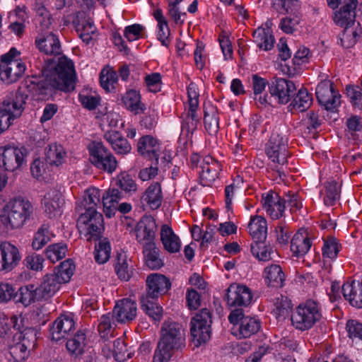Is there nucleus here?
Returning a JSON list of instances; mask_svg holds the SVG:
<instances>
[{
    "label": "nucleus",
    "mask_w": 362,
    "mask_h": 362,
    "mask_svg": "<svg viewBox=\"0 0 362 362\" xmlns=\"http://www.w3.org/2000/svg\"><path fill=\"white\" fill-rule=\"evenodd\" d=\"M42 76H32L24 81L27 92L37 97V100H47L55 90L69 92L75 88L76 76L71 60L65 56L47 59L41 71Z\"/></svg>",
    "instance_id": "1"
},
{
    "label": "nucleus",
    "mask_w": 362,
    "mask_h": 362,
    "mask_svg": "<svg viewBox=\"0 0 362 362\" xmlns=\"http://www.w3.org/2000/svg\"><path fill=\"white\" fill-rule=\"evenodd\" d=\"M185 347V333L182 326L175 322L165 321L154 352L153 362H168L176 351Z\"/></svg>",
    "instance_id": "2"
},
{
    "label": "nucleus",
    "mask_w": 362,
    "mask_h": 362,
    "mask_svg": "<svg viewBox=\"0 0 362 362\" xmlns=\"http://www.w3.org/2000/svg\"><path fill=\"white\" fill-rule=\"evenodd\" d=\"M32 213L33 206L30 202L19 197L11 199L6 205L0 215V220L7 229H17L24 225Z\"/></svg>",
    "instance_id": "3"
},
{
    "label": "nucleus",
    "mask_w": 362,
    "mask_h": 362,
    "mask_svg": "<svg viewBox=\"0 0 362 362\" xmlns=\"http://www.w3.org/2000/svg\"><path fill=\"white\" fill-rule=\"evenodd\" d=\"M28 95L22 87L8 95L0 105V134L8 129L13 120L21 116Z\"/></svg>",
    "instance_id": "4"
},
{
    "label": "nucleus",
    "mask_w": 362,
    "mask_h": 362,
    "mask_svg": "<svg viewBox=\"0 0 362 362\" xmlns=\"http://www.w3.org/2000/svg\"><path fill=\"white\" fill-rule=\"evenodd\" d=\"M77 227L81 234L87 238V241L98 240L103 238L104 230L103 216L93 206H88L86 212L81 214L77 221Z\"/></svg>",
    "instance_id": "5"
},
{
    "label": "nucleus",
    "mask_w": 362,
    "mask_h": 362,
    "mask_svg": "<svg viewBox=\"0 0 362 362\" xmlns=\"http://www.w3.org/2000/svg\"><path fill=\"white\" fill-rule=\"evenodd\" d=\"M322 317L319 304L315 300H308L296 308V311L291 315V320L296 329L305 331L320 322Z\"/></svg>",
    "instance_id": "6"
},
{
    "label": "nucleus",
    "mask_w": 362,
    "mask_h": 362,
    "mask_svg": "<svg viewBox=\"0 0 362 362\" xmlns=\"http://www.w3.org/2000/svg\"><path fill=\"white\" fill-rule=\"evenodd\" d=\"M211 323V314L207 308L202 309L192 319L190 332L196 346H199L210 339Z\"/></svg>",
    "instance_id": "7"
},
{
    "label": "nucleus",
    "mask_w": 362,
    "mask_h": 362,
    "mask_svg": "<svg viewBox=\"0 0 362 362\" xmlns=\"http://www.w3.org/2000/svg\"><path fill=\"white\" fill-rule=\"evenodd\" d=\"M90 162L96 168L109 173L115 170L117 161L101 142L93 141L88 145Z\"/></svg>",
    "instance_id": "8"
},
{
    "label": "nucleus",
    "mask_w": 362,
    "mask_h": 362,
    "mask_svg": "<svg viewBox=\"0 0 362 362\" xmlns=\"http://www.w3.org/2000/svg\"><path fill=\"white\" fill-rule=\"evenodd\" d=\"M265 152L271 161L284 165L287 163L288 156L287 139L278 132H273L266 145Z\"/></svg>",
    "instance_id": "9"
},
{
    "label": "nucleus",
    "mask_w": 362,
    "mask_h": 362,
    "mask_svg": "<svg viewBox=\"0 0 362 362\" xmlns=\"http://www.w3.org/2000/svg\"><path fill=\"white\" fill-rule=\"evenodd\" d=\"M228 320L234 325L239 324L238 331L243 338H247L255 334L261 327L259 320L245 316L242 308L232 310L228 316Z\"/></svg>",
    "instance_id": "10"
},
{
    "label": "nucleus",
    "mask_w": 362,
    "mask_h": 362,
    "mask_svg": "<svg viewBox=\"0 0 362 362\" xmlns=\"http://www.w3.org/2000/svg\"><path fill=\"white\" fill-rule=\"evenodd\" d=\"M25 149L11 146L0 147V169L14 171L19 168L24 161Z\"/></svg>",
    "instance_id": "11"
},
{
    "label": "nucleus",
    "mask_w": 362,
    "mask_h": 362,
    "mask_svg": "<svg viewBox=\"0 0 362 362\" xmlns=\"http://www.w3.org/2000/svg\"><path fill=\"white\" fill-rule=\"evenodd\" d=\"M271 97L278 100L280 104H286L296 95V88L291 81L274 77L269 83Z\"/></svg>",
    "instance_id": "12"
},
{
    "label": "nucleus",
    "mask_w": 362,
    "mask_h": 362,
    "mask_svg": "<svg viewBox=\"0 0 362 362\" xmlns=\"http://www.w3.org/2000/svg\"><path fill=\"white\" fill-rule=\"evenodd\" d=\"M315 95L319 103L328 111H334L340 104V95L329 81H321L316 87Z\"/></svg>",
    "instance_id": "13"
},
{
    "label": "nucleus",
    "mask_w": 362,
    "mask_h": 362,
    "mask_svg": "<svg viewBox=\"0 0 362 362\" xmlns=\"http://www.w3.org/2000/svg\"><path fill=\"white\" fill-rule=\"evenodd\" d=\"M225 300L229 306H247L252 299L250 289L244 285L233 284L226 289Z\"/></svg>",
    "instance_id": "14"
},
{
    "label": "nucleus",
    "mask_w": 362,
    "mask_h": 362,
    "mask_svg": "<svg viewBox=\"0 0 362 362\" xmlns=\"http://www.w3.org/2000/svg\"><path fill=\"white\" fill-rule=\"evenodd\" d=\"M21 259L18 249L8 242L0 243V272H11Z\"/></svg>",
    "instance_id": "15"
},
{
    "label": "nucleus",
    "mask_w": 362,
    "mask_h": 362,
    "mask_svg": "<svg viewBox=\"0 0 362 362\" xmlns=\"http://www.w3.org/2000/svg\"><path fill=\"white\" fill-rule=\"evenodd\" d=\"M146 296L157 299L168 292L171 287L170 279L161 274H151L147 276Z\"/></svg>",
    "instance_id": "16"
},
{
    "label": "nucleus",
    "mask_w": 362,
    "mask_h": 362,
    "mask_svg": "<svg viewBox=\"0 0 362 362\" xmlns=\"http://www.w3.org/2000/svg\"><path fill=\"white\" fill-rule=\"evenodd\" d=\"M156 230V223L152 216L142 217L134 229L137 241L143 246L145 243H155Z\"/></svg>",
    "instance_id": "17"
},
{
    "label": "nucleus",
    "mask_w": 362,
    "mask_h": 362,
    "mask_svg": "<svg viewBox=\"0 0 362 362\" xmlns=\"http://www.w3.org/2000/svg\"><path fill=\"white\" fill-rule=\"evenodd\" d=\"M111 315L120 323L134 320L136 316V302L130 298H123L117 301Z\"/></svg>",
    "instance_id": "18"
},
{
    "label": "nucleus",
    "mask_w": 362,
    "mask_h": 362,
    "mask_svg": "<svg viewBox=\"0 0 362 362\" xmlns=\"http://www.w3.org/2000/svg\"><path fill=\"white\" fill-rule=\"evenodd\" d=\"M74 329L75 322L73 317L66 315H61L50 327L51 339L58 341L62 339L66 338Z\"/></svg>",
    "instance_id": "19"
},
{
    "label": "nucleus",
    "mask_w": 362,
    "mask_h": 362,
    "mask_svg": "<svg viewBox=\"0 0 362 362\" xmlns=\"http://www.w3.org/2000/svg\"><path fill=\"white\" fill-rule=\"evenodd\" d=\"M25 71V65L21 61H10L0 64V79L7 84L17 81Z\"/></svg>",
    "instance_id": "20"
},
{
    "label": "nucleus",
    "mask_w": 362,
    "mask_h": 362,
    "mask_svg": "<svg viewBox=\"0 0 362 362\" xmlns=\"http://www.w3.org/2000/svg\"><path fill=\"white\" fill-rule=\"evenodd\" d=\"M45 212L52 218L61 214V208L64 204L61 192L56 189H52L45 194L42 199Z\"/></svg>",
    "instance_id": "21"
},
{
    "label": "nucleus",
    "mask_w": 362,
    "mask_h": 362,
    "mask_svg": "<svg viewBox=\"0 0 362 362\" xmlns=\"http://www.w3.org/2000/svg\"><path fill=\"white\" fill-rule=\"evenodd\" d=\"M344 5L340 9L335 12L334 16V23L340 26L354 25L356 22V8L358 5V1H341Z\"/></svg>",
    "instance_id": "22"
},
{
    "label": "nucleus",
    "mask_w": 362,
    "mask_h": 362,
    "mask_svg": "<svg viewBox=\"0 0 362 362\" xmlns=\"http://www.w3.org/2000/svg\"><path fill=\"white\" fill-rule=\"evenodd\" d=\"M35 44L40 52L47 55L57 56L62 54L60 42L57 36L52 33L38 36L35 40Z\"/></svg>",
    "instance_id": "23"
},
{
    "label": "nucleus",
    "mask_w": 362,
    "mask_h": 362,
    "mask_svg": "<svg viewBox=\"0 0 362 362\" xmlns=\"http://www.w3.org/2000/svg\"><path fill=\"white\" fill-rule=\"evenodd\" d=\"M138 152L151 160L154 159L156 164L158 163L159 155L158 146L156 140L151 136L146 135L142 136L138 141L137 144Z\"/></svg>",
    "instance_id": "24"
},
{
    "label": "nucleus",
    "mask_w": 362,
    "mask_h": 362,
    "mask_svg": "<svg viewBox=\"0 0 362 362\" xmlns=\"http://www.w3.org/2000/svg\"><path fill=\"white\" fill-rule=\"evenodd\" d=\"M62 283L59 279L52 274L43 276L41 284L37 286L41 300H47L51 298L60 288Z\"/></svg>",
    "instance_id": "25"
},
{
    "label": "nucleus",
    "mask_w": 362,
    "mask_h": 362,
    "mask_svg": "<svg viewBox=\"0 0 362 362\" xmlns=\"http://www.w3.org/2000/svg\"><path fill=\"white\" fill-rule=\"evenodd\" d=\"M311 247V242L305 230L300 229L293 237L291 250L293 255L299 257L305 255Z\"/></svg>",
    "instance_id": "26"
},
{
    "label": "nucleus",
    "mask_w": 362,
    "mask_h": 362,
    "mask_svg": "<svg viewBox=\"0 0 362 362\" xmlns=\"http://www.w3.org/2000/svg\"><path fill=\"white\" fill-rule=\"evenodd\" d=\"M341 34L339 35L341 45L344 48L353 47L362 35V28L358 22L354 23V25L344 26Z\"/></svg>",
    "instance_id": "27"
},
{
    "label": "nucleus",
    "mask_w": 362,
    "mask_h": 362,
    "mask_svg": "<svg viewBox=\"0 0 362 362\" xmlns=\"http://www.w3.org/2000/svg\"><path fill=\"white\" fill-rule=\"evenodd\" d=\"M141 199L142 201L145 202L151 209L155 210L158 209L161 206L163 201L160 184L158 182L152 183L144 192Z\"/></svg>",
    "instance_id": "28"
},
{
    "label": "nucleus",
    "mask_w": 362,
    "mask_h": 362,
    "mask_svg": "<svg viewBox=\"0 0 362 362\" xmlns=\"http://www.w3.org/2000/svg\"><path fill=\"white\" fill-rule=\"evenodd\" d=\"M41 298L38 293L37 286L34 284H28L21 286L16 290V303H21L25 306L30 305Z\"/></svg>",
    "instance_id": "29"
},
{
    "label": "nucleus",
    "mask_w": 362,
    "mask_h": 362,
    "mask_svg": "<svg viewBox=\"0 0 362 362\" xmlns=\"http://www.w3.org/2000/svg\"><path fill=\"white\" fill-rule=\"evenodd\" d=\"M160 240L164 248L170 253L180 251L181 247L180 238L168 225H163L161 227Z\"/></svg>",
    "instance_id": "30"
},
{
    "label": "nucleus",
    "mask_w": 362,
    "mask_h": 362,
    "mask_svg": "<svg viewBox=\"0 0 362 362\" xmlns=\"http://www.w3.org/2000/svg\"><path fill=\"white\" fill-rule=\"evenodd\" d=\"M104 138L110 143L113 150L118 154H127L132 147L128 141L117 131H108Z\"/></svg>",
    "instance_id": "31"
},
{
    "label": "nucleus",
    "mask_w": 362,
    "mask_h": 362,
    "mask_svg": "<svg viewBox=\"0 0 362 362\" xmlns=\"http://www.w3.org/2000/svg\"><path fill=\"white\" fill-rule=\"evenodd\" d=\"M250 233L255 241H265L267 234V221L262 216L252 217L248 224Z\"/></svg>",
    "instance_id": "32"
},
{
    "label": "nucleus",
    "mask_w": 362,
    "mask_h": 362,
    "mask_svg": "<svg viewBox=\"0 0 362 362\" xmlns=\"http://www.w3.org/2000/svg\"><path fill=\"white\" fill-rule=\"evenodd\" d=\"M145 263L151 269H158L163 265L162 259L159 257V249L155 243H145L143 246Z\"/></svg>",
    "instance_id": "33"
},
{
    "label": "nucleus",
    "mask_w": 362,
    "mask_h": 362,
    "mask_svg": "<svg viewBox=\"0 0 362 362\" xmlns=\"http://www.w3.org/2000/svg\"><path fill=\"white\" fill-rule=\"evenodd\" d=\"M125 107L135 115L141 114L146 110V105L141 101L139 92L129 90L122 98Z\"/></svg>",
    "instance_id": "34"
},
{
    "label": "nucleus",
    "mask_w": 362,
    "mask_h": 362,
    "mask_svg": "<svg viewBox=\"0 0 362 362\" xmlns=\"http://www.w3.org/2000/svg\"><path fill=\"white\" fill-rule=\"evenodd\" d=\"M65 154L62 146L56 144L49 145L45 150L46 165L59 166L62 163Z\"/></svg>",
    "instance_id": "35"
},
{
    "label": "nucleus",
    "mask_w": 362,
    "mask_h": 362,
    "mask_svg": "<svg viewBox=\"0 0 362 362\" xmlns=\"http://www.w3.org/2000/svg\"><path fill=\"white\" fill-rule=\"evenodd\" d=\"M154 300L151 299V297L141 296L140 298L141 307L145 313L153 320L160 321L163 317V308L155 303Z\"/></svg>",
    "instance_id": "36"
},
{
    "label": "nucleus",
    "mask_w": 362,
    "mask_h": 362,
    "mask_svg": "<svg viewBox=\"0 0 362 362\" xmlns=\"http://www.w3.org/2000/svg\"><path fill=\"white\" fill-rule=\"evenodd\" d=\"M295 95L293 100L288 106L291 112L293 110L304 112L310 107L313 98L306 89H300Z\"/></svg>",
    "instance_id": "37"
},
{
    "label": "nucleus",
    "mask_w": 362,
    "mask_h": 362,
    "mask_svg": "<svg viewBox=\"0 0 362 362\" xmlns=\"http://www.w3.org/2000/svg\"><path fill=\"white\" fill-rule=\"evenodd\" d=\"M86 337L83 331H78L74 336L66 342V347L73 356L78 357L84 352Z\"/></svg>",
    "instance_id": "38"
},
{
    "label": "nucleus",
    "mask_w": 362,
    "mask_h": 362,
    "mask_svg": "<svg viewBox=\"0 0 362 362\" xmlns=\"http://www.w3.org/2000/svg\"><path fill=\"white\" fill-rule=\"evenodd\" d=\"M266 279L268 281V285L273 287H281L285 280V274L281 267L278 264H272L264 269Z\"/></svg>",
    "instance_id": "39"
},
{
    "label": "nucleus",
    "mask_w": 362,
    "mask_h": 362,
    "mask_svg": "<svg viewBox=\"0 0 362 362\" xmlns=\"http://www.w3.org/2000/svg\"><path fill=\"white\" fill-rule=\"evenodd\" d=\"M98 243L95 245L94 258L97 263L104 264L110 257L111 247L107 238L98 240Z\"/></svg>",
    "instance_id": "40"
},
{
    "label": "nucleus",
    "mask_w": 362,
    "mask_h": 362,
    "mask_svg": "<svg viewBox=\"0 0 362 362\" xmlns=\"http://www.w3.org/2000/svg\"><path fill=\"white\" fill-rule=\"evenodd\" d=\"M252 36L260 49L267 51L274 47V37L266 29L257 28L253 32Z\"/></svg>",
    "instance_id": "41"
},
{
    "label": "nucleus",
    "mask_w": 362,
    "mask_h": 362,
    "mask_svg": "<svg viewBox=\"0 0 362 362\" xmlns=\"http://www.w3.org/2000/svg\"><path fill=\"white\" fill-rule=\"evenodd\" d=\"M74 269L75 265L74 262L68 259L61 262L57 267V271L52 274L55 275L62 284L66 283L70 281L71 277L74 274Z\"/></svg>",
    "instance_id": "42"
},
{
    "label": "nucleus",
    "mask_w": 362,
    "mask_h": 362,
    "mask_svg": "<svg viewBox=\"0 0 362 362\" xmlns=\"http://www.w3.org/2000/svg\"><path fill=\"white\" fill-rule=\"evenodd\" d=\"M204 123L209 134H216L219 128V118L217 110L211 107L210 112L206 109L204 110Z\"/></svg>",
    "instance_id": "43"
},
{
    "label": "nucleus",
    "mask_w": 362,
    "mask_h": 362,
    "mask_svg": "<svg viewBox=\"0 0 362 362\" xmlns=\"http://www.w3.org/2000/svg\"><path fill=\"white\" fill-rule=\"evenodd\" d=\"M251 252L260 261H269L272 259L271 254L273 250L264 245V241H255L251 245Z\"/></svg>",
    "instance_id": "44"
},
{
    "label": "nucleus",
    "mask_w": 362,
    "mask_h": 362,
    "mask_svg": "<svg viewBox=\"0 0 362 362\" xmlns=\"http://www.w3.org/2000/svg\"><path fill=\"white\" fill-rule=\"evenodd\" d=\"M113 319L115 318L112 317L110 313L102 315L100 319L98 329L100 337L105 341L107 340L110 337L112 336L113 327L112 320Z\"/></svg>",
    "instance_id": "45"
},
{
    "label": "nucleus",
    "mask_w": 362,
    "mask_h": 362,
    "mask_svg": "<svg viewBox=\"0 0 362 362\" xmlns=\"http://www.w3.org/2000/svg\"><path fill=\"white\" fill-rule=\"evenodd\" d=\"M67 251V246L64 243H56L49 245L45 250V255L47 259L52 262L58 261L65 257Z\"/></svg>",
    "instance_id": "46"
},
{
    "label": "nucleus",
    "mask_w": 362,
    "mask_h": 362,
    "mask_svg": "<svg viewBox=\"0 0 362 362\" xmlns=\"http://www.w3.org/2000/svg\"><path fill=\"white\" fill-rule=\"evenodd\" d=\"M122 197V192L118 189H109L107 191H105L103 195V203L104 207L109 209H110V208L116 209V205L118 204Z\"/></svg>",
    "instance_id": "47"
},
{
    "label": "nucleus",
    "mask_w": 362,
    "mask_h": 362,
    "mask_svg": "<svg viewBox=\"0 0 362 362\" xmlns=\"http://www.w3.org/2000/svg\"><path fill=\"white\" fill-rule=\"evenodd\" d=\"M49 241V227L43 224L35 235L32 243L33 248L40 250Z\"/></svg>",
    "instance_id": "48"
},
{
    "label": "nucleus",
    "mask_w": 362,
    "mask_h": 362,
    "mask_svg": "<svg viewBox=\"0 0 362 362\" xmlns=\"http://www.w3.org/2000/svg\"><path fill=\"white\" fill-rule=\"evenodd\" d=\"M200 173V182L203 186H209L217 177L218 166L203 165Z\"/></svg>",
    "instance_id": "49"
},
{
    "label": "nucleus",
    "mask_w": 362,
    "mask_h": 362,
    "mask_svg": "<svg viewBox=\"0 0 362 362\" xmlns=\"http://www.w3.org/2000/svg\"><path fill=\"white\" fill-rule=\"evenodd\" d=\"M325 196L324 197V203L327 206H332L336 200L339 197V191L337 183L334 181L326 182Z\"/></svg>",
    "instance_id": "50"
},
{
    "label": "nucleus",
    "mask_w": 362,
    "mask_h": 362,
    "mask_svg": "<svg viewBox=\"0 0 362 362\" xmlns=\"http://www.w3.org/2000/svg\"><path fill=\"white\" fill-rule=\"evenodd\" d=\"M117 185L126 192H135L137 190V185L132 177L126 173H120L117 177Z\"/></svg>",
    "instance_id": "51"
},
{
    "label": "nucleus",
    "mask_w": 362,
    "mask_h": 362,
    "mask_svg": "<svg viewBox=\"0 0 362 362\" xmlns=\"http://www.w3.org/2000/svg\"><path fill=\"white\" fill-rule=\"evenodd\" d=\"M275 313L277 317H286L292 308V303L291 300L286 296H281L276 298L274 303Z\"/></svg>",
    "instance_id": "52"
},
{
    "label": "nucleus",
    "mask_w": 362,
    "mask_h": 362,
    "mask_svg": "<svg viewBox=\"0 0 362 362\" xmlns=\"http://www.w3.org/2000/svg\"><path fill=\"white\" fill-rule=\"evenodd\" d=\"M115 271L120 279L128 281L132 276V271L128 267L126 255L119 254L117 262L115 266Z\"/></svg>",
    "instance_id": "53"
},
{
    "label": "nucleus",
    "mask_w": 362,
    "mask_h": 362,
    "mask_svg": "<svg viewBox=\"0 0 362 362\" xmlns=\"http://www.w3.org/2000/svg\"><path fill=\"white\" fill-rule=\"evenodd\" d=\"M117 81V74L112 69H103L100 74V83L106 90H110V85H113Z\"/></svg>",
    "instance_id": "54"
},
{
    "label": "nucleus",
    "mask_w": 362,
    "mask_h": 362,
    "mask_svg": "<svg viewBox=\"0 0 362 362\" xmlns=\"http://www.w3.org/2000/svg\"><path fill=\"white\" fill-rule=\"evenodd\" d=\"M43 257L36 253L28 255L23 261V265L28 269L41 271L43 268Z\"/></svg>",
    "instance_id": "55"
},
{
    "label": "nucleus",
    "mask_w": 362,
    "mask_h": 362,
    "mask_svg": "<svg viewBox=\"0 0 362 362\" xmlns=\"http://www.w3.org/2000/svg\"><path fill=\"white\" fill-rule=\"evenodd\" d=\"M262 206L263 208L267 211V213L273 219H278L281 217V214L277 212V210L274 209L273 202H275L274 196L272 193H267L265 197H262Z\"/></svg>",
    "instance_id": "56"
},
{
    "label": "nucleus",
    "mask_w": 362,
    "mask_h": 362,
    "mask_svg": "<svg viewBox=\"0 0 362 362\" xmlns=\"http://www.w3.org/2000/svg\"><path fill=\"white\" fill-rule=\"evenodd\" d=\"M339 252V247L336 238H332L325 242L322 247V255L324 257L334 259Z\"/></svg>",
    "instance_id": "57"
},
{
    "label": "nucleus",
    "mask_w": 362,
    "mask_h": 362,
    "mask_svg": "<svg viewBox=\"0 0 362 362\" xmlns=\"http://www.w3.org/2000/svg\"><path fill=\"white\" fill-rule=\"evenodd\" d=\"M300 18L298 15L293 17L288 16L281 20L279 27L286 34H292L296 30V26L300 23Z\"/></svg>",
    "instance_id": "58"
},
{
    "label": "nucleus",
    "mask_w": 362,
    "mask_h": 362,
    "mask_svg": "<svg viewBox=\"0 0 362 362\" xmlns=\"http://www.w3.org/2000/svg\"><path fill=\"white\" fill-rule=\"evenodd\" d=\"M16 288L9 284H0V302L6 303L9 300H13L16 303Z\"/></svg>",
    "instance_id": "59"
},
{
    "label": "nucleus",
    "mask_w": 362,
    "mask_h": 362,
    "mask_svg": "<svg viewBox=\"0 0 362 362\" xmlns=\"http://www.w3.org/2000/svg\"><path fill=\"white\" fill-rule=\"evenodd\" d=\"M346 329L349 338H358L362 340V323L356 320H349Z\"/></svg>",
    "instance_id": "60"
},
{
    "label": "nucleus",
    "mask_w": 362,
    "mask_h": 362,
    "mask_svg": "<svg viewBox=\"0 0 362 362\" xmlns=\"http://www.w3.org/2000/svg\"><path fill=\"white\" fill-rule=\"evenodd\" d=\"M145 83L149 91L157 93L160 90L161 76L158 73H153L145 77Z\"/></svg>",
    "instance_id": "61"
},
{
    "label": "nucleus",
    "mask_w": 362,
    "mask_h": 362,
    "mask_svg": "<svg viewBox=\"0 0 362 362\" xmlns=\"http://www.w3.org/2000/svg\"><path fill=\"white\" fill-rule=\"evenodd\" d=\"M199 106H189V110L186 117V124L187 125L188 132L189 129L192 131L197 128V124L199 122L200 117L197 113Z\"/></svg>",
    "instance_id": "62"
},
{
    "label": "nucleus",
    "mask_w": 362,
    "mask_h": 362,
    "mask_svg": "<svg viewBox=\"0 0 362 362\" xmlns=\"http://www.w3.org/2000/svg\"><path fill=\"white\" fill-rule=\"evenodd\" d=\"M144 27L140 24L129 25L124 29V37L130 42L137 40Z\"/></svg>",
    "instance_id": "63"
},
{
    "label": "nucleus",
    "mask_w": 362,
    "mask_h": 362,
    "mask_svg": "<svg viewBox=\"0 0 362 362\" xmlns=\"http://www.w3.org/2000/svg\"><path fill=\"white\" fill-rule=\"evenodd\" d=\"M186 299L189 310H197L200 306V296L196 290L188 289Z\"/></svg>",
    "instance_id": "64"
}]
</instances>
